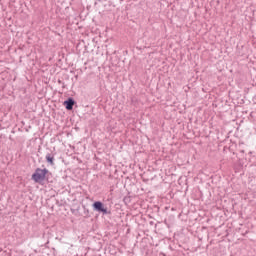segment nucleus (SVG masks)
Listing matches in <instances>:
<instances>
[{"label": "nucleus", "mask_w": 256, "mask_h": 256, "mask_svg": "<svg viewBox=\"0 0 256 256\" xmlns=\"http://www.w3.org/2000/svg\"><path fill=\"white\" fill-rule=\"evenodd\" d=\"M46 161H47V163H49V165H55V154L48 153L46 155Z\"/></svg>", "instance_id": "obj_4"}, {"label": "nucleus", "mask_w": 256, "mask_h": 256, "mask_svg": "<svg viewBox=\"0 0 256 256\" xmlns=\"http://www.w3.org/2000/svg\"><path fill=\"white\" fill-rule=\"evenodd\" d=\"M97 1L101 2L102 0H97Z\"/></svg>", "instance_id": "obj_6"}, {"label": "nucleus", "mask_w": 256, "mask_h": 256, "mask_svg": "<svg viewBox=\"0 0 256 256\" xmlns=\"http://www.w3.org/2000/svg\"><path fill=\"white\" fill-rule=\"evenodd\" d=\"M94 211H97L98 213H103V215H109L110 212L107 211V207L103 204L101 201H96L92 205Z\"/></svg>", "instance_id": "obj_2"}, {"label": "nucleus", "mask_w": 256, "mask_h": 256, "mask_svg": "<svg viewBox=\"0 0 256 256\" xmlns=\"http://www.w3.org/2000/svg\"><path fill=\"white\" fill-rule=\"evenodd\" d=\"M58 83H61V80H59Z\"/></svg>", "instance_id": "obj_5"}, {"label": "nucleus", "mask_w": 256, "mask_h": 256, "mask_svg": "<svg viewBox=\"0 0 256 256\" xmlns=\"http://www.w3.org/2000/svg\"><path fill=\"white\" fill-rule=\"evenodd\" d=\"M47 173H49L48 169L37 168L35 172L32 174V180L35 181V183H41V181H45Z\"/></svg>", "instance_id": "obj_1"}, {"label": "nucleus", "mask_w": 256, "mask_h": 256, "mask_svg": "<svg viewBox=\"0 0 256 256\" xmlns=\"http://www.w3.org/2000/svg\"><path fill=\"white\" fill-rule=\"evenodd\" d=\"M64 105L67 111H73V106L75 105V100L73 98H68L64 101Z\"/></svg>", "instance_id": "obj_3"}]
</instances>
